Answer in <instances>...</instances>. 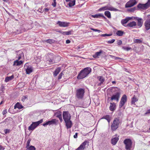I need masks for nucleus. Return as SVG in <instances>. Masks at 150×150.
Masks as SVG:
<instances>
[{"label": "nucleus", "instance_id": "nucleus-1", "mask_svg": "<svg viewBox=\"0 0 150 150\" xmlns=\"http://www.w3.org/2000/svg\"><path fill=\"white\" fill-rule=\"evenodd\" d=\"M60 59L61 57L59 56H56L53 53H48L46 56V62L49 64H51L57 63Z\"/></svg>", "mask_w": 150, "mask_h": 150}, {"label": "nucleus", "instance_id": "nucleus-2", "mask_svg": "<svg viewBox=\"0 0 150 150\" xmlns=\"http://www.w3.org/2000/svg\"><path fill=\"white\" fill-rule=\"evenodd\" d=\"M17 55L16 58L17 59L13 63V66H19L22 64L23 62L20 60L22 57H24V54L21 51H18L17 52Z\"/></svg>", "mask_w": 150, "mask_h": 150}, {"label": "nucleus", "instance_id": "nucleus-3", "mask_svg": "<svg viewBox=\"0 0 150 150\" xmlns=\"http://www.w3.org/2000/svg\"><path fill=\"white\" fill-rule=\"evenodd\" d=\"M91 71L90 67H88L82 70L77 76L79 79H83L86 77Z\"/></svg>", "mask_w": 150, "mask_h": 150}, {"label": "nucleus", "instance_id": "nucleus-4", "mask_svg": "<svg viewBox=\"0 0 150 150\" xmlns=\"http://www.w3.org/2000/svg\"><path fill=\"white\" fill-rule=\"evenodd\" d=\"M85 92V89L84 88L77 89L76 91V97L79 99H82L84 97Z\"/></svg>", "mask_w": 150, "mask_h": 150}, {"label": "nucleus", "instance_id": "nucleus-5", "mask_svg": "<svg viewBox=\"0 0 150 150\" xmlns=\"http://www.w3.org/2000/svg\"><path fill=\"white\" fill-rule=\"evenodd\" d=\"M121 122L118 118H115L111 125V129L113 131H115L119 127Z\"/></svg>", "mask_w": 150, "mask_h": 150}, {"label": "nucleus", "instance_id": "nucleus-6", "mask_svg": "<svg viewBox=\"0 0 150 150\" xmlns=\"http://www.w3.org/2000/svg\"><path fill=\"white\" fill-rule=\"evenodd\" d=\"M123 143L125 145V148L126 150H130L132 147V142L130 139H125Z\"/></svg>", "mask_w": 150, "mask_h": 150}, {"label": "nucleus", "instance_id": "nucleus-7", "mask_svg": "<svg viewBox=\"0 0 150 150\" xmlns=\"http://www.w3.org/2000/svg\"><path fill=\"white\" fill-rule=\"evenodd\" d=\"M43 121V119H41L40 120L36 122H34L32 123V124H31L29 127L28 128V129L29 130H32L33 131L34 130L38 125H39L40 124L42 123Z\"/></svg>", "mask_w": 150, "mask_h": 150}, {"label": "nucleus", "instance_id": "nucleus-8", "mask_svg": "<svg viewBox=\"0 0 150 150\" xmlns=\"http://www.w3.org/2000/svg\"><path fill=\"white\" fill-rule=\"evenodd\" d=\"M150 6V0H148L146 3L144 4H139L137 6V7L139 9H146Z\"/></svg>", "mask_w": 150, "mask_h": 150}, {"label": "nucleus", "instance_id": "nucleus-9", "mask_svg": "<svg viewBox=\"0 0 150 150\" xmlns=\"http://www.w3.org/2000/svg\"><path fill=\"white\" fill-rule=\"evenodd\" d=\"M63 117L64 121L70 120L71 116L68 111H64L63 112Z\"/></svg>", "mask_w": 150, "mask_h": 150}, {"label": "nucleus", "instance_id": "nucleus-10", "mask_svg": "<svg viewBox=\"0 0 150 150\" xmlns=\"http://www.w3.org/2000/svg\"><path fill=\"white\" fill-rule=\"evenodd\" d=\"M137 2L136 0H130L125 4L126 8L131 7L136 4Z\"/></svg>", "mask_w": 150, "mask_h": 150}, {"label": "nucleus", "instance_id": "nucleus-11", "mask_svg": "<svg viewBox=\"0 0 150 150\" xmlns=\"http://www.w3.org/2000/svg\"><path fill=\"white\" fill-rule=\"evenodd\" d=\"M127 100V97L125 95H124L122 97L119 104V107L121 108Z\"/></svg>", "mask_w": 150, "mask_h": 150}, {"label": "nucleus", "instance_id": "nucleus-12", "mask_svg": "<svg viewBox=\"0 0 150 150\" xmlns=\"http://www.w3.org/2000/svg\"><path fill=\"white\" fill-rule=\"evenodd\" d=\"M70 23L67 22H63L61 21H58L57 23V24L61 27H66L69 26Z\"/></svg>", "mask_w": 150, "mask_h": 150}, {"label": "nucleus", "instance_id": "nucleus-13", "mask_svg": "<svg viewBox=\"0 0 150 150\" xmlns=\"http://www.w3.org/2000/svg\"><path fill=\"white\" fill-rule=\"evenodd\" d=\"M120 97V93L119 92H117L115 94L112 95L111 98L112 100H115L118 102Z\"/></svg>", "mask_w": 150, "mask_h": 150}, {"label": "nucleus", "instance_id": "nucleus-14", "mask_svg": "<svg viewBox=\"0 0 150 150\" xmlns=\"http://www.w3.org/2000/svg\"><path fill=\"white\" fill-rule=\"evenodd\" d=\"M57 121L55 119H53L50 121H49L43 124V125L45 126L47 125H50L52 124H56L57 122Z\"/></svg>", "mask_w": 150, "mask_h": 150}, {"label": "nucleus", "instance_id": "nucleus-15", "mask_svg": "<svg viewBox=\"0 0 150 150\" xmlns=\"http://www.w3.org/2000/svg\"><path fill=\"white\" fill-rule=\"evenodd\" d=\"M24 68L27 74H29L33 72V69L31 66H25Z\"/></svg>", "mask_w": 150, "mask_h": 150}, {"label": "nucleus", "instance_id": "nucleus-16", "mask_svg": "<svg viewBox=\"0 0 150 150\" xmlns=\"http://www.w3.org/2000/svg\"><path fill=\"white\" fill-rule=\"evenodd\" d=\"M88 143L87 141H84L76 150H83L85 147L86 145L87 144H88Z\"/></svg>", "mask_w": 150, "mask_h": 150}, {"label": "nucleus", "instance_id": "nucleus-17", "mask_svg": "<svg viewBox=\"0 0 150 150\" xmlns=\"http://www.w3.org/2000/svg\"><path fill=\"white\" fill-rule=\"evenodd\" d=\"M136 26V23L134 21H133L128 23L126 26H125L126 27H129L130 28H135V27Z\"/></svg>", "mask_w": 150, "mask_h": 150}, {"label": "nucleus", "instance_id": "nucleus-18", "mask_svg": "<svg viewBox=\"0 0 150 150\" xmlns=\"http://www.w3.org/2000/svg\"><path fill=\"white\" fill-rule=\"evenodd\" d=\"M144 25L146 30L150 29V19H148L145 21Z\"/></svg>", "mask_w": 150, "mask_h": 150}, {"label": "nucleus", "instance_id": "nucleus-19", "mask_svg": "<svg viewBox=\"0 0 150 150\" xmlns=\"http://www.w3.org/2000/svg\"><path fill=\"white\" fill-rule=\"evenodd\" d=\"M119 136L116 135V137H114L111 140V142L112 144L113 145H115L118 141L119 138Z\"/></svg>", "mask_w": 150, "mask_h": 150}, {"label": "nucleus", "instance_id": "nucleus-20", "mask_svg": "<svg viewBox=\"0 0 150 150\" xmlns=\"http://www.w3.org/2000/svg\"><path fill=\"white\" fill-rule=\"evenodd\" d=\"M65 125L67 128L68 129L70 128L72 125V123L71 120L65 121Z\"/></svg>", "mask_w": 150, "mask_h": 150}, {"label": "nucleus", "instance_id": "nucleus-21", "mask_svg": "<svg viewBox=\"0 0 150 150\" xmlns=\"http://www.w3.org/2000/svg\"><path fill=\"white\" fill-rule=\"evenodd\" d=\"M73 32L72 30L68 31H59V32L63 35H69L72 34V33Z\"/></svg>", "mask_w": 150, "mask_h": 150}, {"label": "nucleus", "instance_id": "nucleus-22", "mask_svg": "<svg viewBox=\"0 0 150 150\" xmlns=\"http://www.w3.org/2000/svg\"><path fill=\"white\" fill-rule=\"evenodd\" d=\"M137 21V27H136V28H140L143 25V21L142 18H141L140 19H139Z\"/></svg>", "mask_w": 150, "mask_h": 150}, {"label": "nucleus", "instance_id": "nucleus-23", "mask_svg": "<svg viewBox=\"0 0 150 150\" xmlns=\"http://www.w3.org/2000/svg\"><path fill=\"white\" fill-rule=\"evenodd\" d=\"M107 9H108L110 11H116L117 10L116 8H107V7L104 6L99 8L98 10V11H104Z\"/></svg>", "mask_w": 150, "mask_h": 150}, {"label": "nucleus", "instance_id": "nucleus-24", "mask_svg": "<svg viewBox=\"0 0 150 150\" xmlns=\"http://www.w3.org/2000/svg\"><path fill=\"white\" fill-rule=\"evenodd\" d=\"M131 19V18L130 17H127L125 19L122 20L121 21V23L123 25L125 26V24Z\"/></svg>", "mask_w": 150, "mask_h": 150}, {"label": "nucleus", "instance_id": "nucleus-25", "mask_svg": "<svg viewBox=\"0 0 150 150\" xmlns=\"http://www.w3.org/2000/svg\"><path fill=\"white\" fill-rule=\"evenodd\" d=\"M116 108L115 103H111L109 107L110 110L112 111L114 110Z\"/></svg>", "mask_w": 150, "mask_h": 150}, {"label": "nucleus", "instance_id": "nucleus-26", "mask_svg": "<svg viewBox=\"0 0 150 150\" xmlns=\"http://www.w3.org/2000/svg\"><path fill=\"white\" fill-rule=\"evenodd\" d=\"M97 79L100 81V83H98V86H100L101 84H103L105 81V79L103 76H99L97 77Z\"/></svg>", "mask_w": 150, "mask_h": 150}, {"label": "nucleus", "instance_id": "nucleus-27", "mask_svg": "<svg viewBox=\"0 0 150 150\" xmlns=\"http://www.w3.org/2000/svg\"><path fill=\"white\" fill-rule=\"evenodd\" d=\"M103 52L102 50H100L99 52H96L95 54L93 55V57L94 58H98Z\"/></svg>", "mask_w": 150, "mask_h": 150}, {"label": "nucleus", "instance_id": "nucleus-28", "mask_svg": "<svg viewBox=\"0 0 150 150\" xmlns=\"http://www.w3.org/2000/svg\"><path fill=\"white\" fill-rule=\"evenodd\" d=\"M91 17L94 18H98L102 17L103 18H105V17L103 14H96L94 15H92Z\"/></svg>", "mask_w": 150, "mask_h": 150}, {"label": "nucleus", "instance_id": "nucleus-29", "mask_svg": "<svg viewBox=\"0 0 150 150\" xmlns=\"http://www.w3.org/2000/svg\"><path fill=\"white\" fill-rule=\"evenodd\" d=\"M56 117L59 118L61 122H62L63 120L62 117V114L61 112H57L56 113Z\"/></svg>", "mask_w": 150, "mask_h": 150}, {"label": "nucleus", "instance_id": "nucleus-30", "mask_svg": "<svg viewBox=\"0 0 150 150\" xmlns=\"http://www.w3.org/2000/svg\"><path fill=\"white\" fill-rule=\"evenodd\" d=\"M138 100V99L137 98L134 96L132 98L131 103L132 105H135V103Z\"/></svg>", "mask_w": 150, "mask_h": 150}, {"label": "nucleus", "instance_id": "nucleus-31", "mask_svg": "<svg viewBox=\"0 0 150 150\" xmlns=\"http://www.w3.org/2000/svg\"><path fill=\"white\" fill-rule=\"evenodd\" d=\"M14 78V76L12 75L11 76H7L6 77L4 81L6 82H8L11 81Z\"/></svg>", "mask_w": 150, "mask_h": 150}, {"label": "nucleus", "instance_id": "nucleus-32", "mask_svg": "<svg viewBox=\"0 0 150 150\" xmlns=\"http://www.w3.org/2000/svg\"><path fill=\"white\" fill-rule=\"evenodd\" d=\"M102 119H104L106 120L109 123L111 120V117L108 115H107L104 116Z\"/></svg>", "mask_w": 150, "mask_h": 150}, {"label": "nucleus", "instance_id": "nucleus-33", "mask_svg": "<svg viewBox=\"0 0 150 150\" xmlns=\"http://www.w3.org/2000/svg\"><path fill=\"white\" fill-rule=\"evenodd\" d=\"M23 106L18 102L15 105L14 109H16V108H17L19 109H21L22 108H23Z\"/></svg>", "mask_w": 150, "mask_h": 150}, {"label": "nucleus", "instance_id": "nucleus-34", "mask_svg": "<svg viewBox=\"0 0 150 150\" xmlns=\"http://www.w3.org/2000/svg\"><path fill=\"white\" fill-rule=\"evenodd\" d=\"M61 68L60 67H59L57 68V69H56L55 71L54 72V76H56L59 73L60 71Z\"/></svg>", "mask_w": 150, "mask_h": 150}, {"label": "nucleus", "instance_id": "nucleus-35", "mask_svg": "<svg viewBox=\"0 0 150 150\" xmlns=\"http://www.w3.org/2000/svg\"><path fill=\"white\" fill-rule=\"evenodd\" d=\"M124 33V32L122 30H118L116 33L117 35L118 36H122Z\"/></svg>", "mask_w": 150, "mask_h": 150}, {"label": "nucleus", "instance_id": "nucleus-36", "mask_svg": "<svg viewBox=\"0 0 150 150\" xmlns=\"http://www.w3.org/2000/svg\"><path fill=\"white\" fill-rule=\"evenodd\" d=\"M105 15L108 18H111V14L110 12L108 11H106L105 12Z\"/></svg>", "mask_w": 150, "mask_h": 150}, {"label": "nucleus", "instance_id": "nucleus-37", "mask_svg": "<svg viewBox=\"0 0 150 150\" xmlns=\"http://www.w3.org/2000/svg\"><path fill=\"white\" fill-rule=\"evenodd\" d=\"M75 0H74L72 1H70L69 4V7H72L73 6H74L75 4Z\"/></svg>", "mask_w": 150, "mask_h": 150}, {"label": "nucleus", "instance_id": "nucleus-38", "mask_svg": "<svg viewBox=\"0 0 150 150\" xmlns=\"http://www.w3.org/2000/svg\"><path fill=\"white\" fill-rule=\"evenodd\" d=\"M27 148V150H35V147L33 146H30L29 147H26Z\"/></svg>", "mask_w": 150, "mask_h": 150}, {"label": "nucleus", "instance_id": "nucleus-39", "mask_svg": "<svg viewBox=\"0 0 150 150\" xmlns=\"http://www.w3.org/2000/svg\"><path fill=\"white\" fill-rule=\"evenodd\" d=\"M46 41L48 43L52 44L54 43L55 40L52 39H48Z\"/></svg>", "mask_w": 150, "mask_h": 150}, {"label": "nucleus", "instance_id": "nucleus-40", "mask_svg": "<svg viewBox=\"0 0 150 150\" xmlns=\"http://www.w3.org/2000/svg\"><path fill=\"white\" fill-rule=\"evenodd\" d=\"M110 56L113 59H114L115 60H117V59L122 60L123 59H122L121 58L119 57H116V56H112L111 55H110Z\"/></svg>", "mask_w": 150, "mask_h": 150}, {"label": "nucleus", "instance_id": "nucleus-41", "mask_svg": "<svg viewBox=\"0 0 150 150\" xmlns=\"http://www.w3.org/2000/svg\"><path fill=\"white\" fill-rule=\"evenodd\" d=\"M134 42L135 43H140L142 42V40H141L138 39H135L134 40Z\"/></svg>", "mask_w": 150, "mask_h": 150}, {"label": "nucleus", "instance_id": "nucleus-42", "mask_svg": "<svg viewBox=\"0 0 150 150\" xmlns=\"http://www.w3.org/2000/svg\"><path fill=\"white\" fill-rule=\"evenodd\" d=\"M112 34H102L100 35V36L101 37H105V36H110L112 35Z\"/></svg>", "mask_w": 150, "mask_h": 150}, {"label": "nucleus", "instance_id": "nucleus-43", "mask_svg": "<svg viewBox=\"0 0 150 150\" xmlns=\"http://www.w3.org/2000/svg\"><path fill=\"white\" fill-rule=\"evenodd\" d=\"M122 48L126 50H127V51H128L129 50H130L131 49V47H123Z\"/></svg>", "mask_w": 150, "mask_h": 150}, {"label": "nucleus", "instance_id": "nucleus-44", "mask_svg": "<svg viewBox=\"0 0 150 150\" xmlns=\"http://www.w3.org/2000/svg\"><path fill=\"white\" fill-rule=\"evenodd\" d=\"M115 41V39H112L111 40H109L107 42V43L109 44H112Z\"/></svg>", "mask_w": 150, "mask_h": 150}, {"label": "nucleus", "instance_id": "nucleus-45", "mask_svg": "<svg viewBox=\"0 0 150 150\" xmlns=\"http://www.w3.org/2000/svg\"><path fill=\"white\" fill-rule=\"evenodd\" d=\"M31 139H29L27 141V146L26 147H29V145L30 144V142L31 141Z\"/></svg>", "mask_w": 150, "mask_h": 150}, {"label": "nucleus", "instance_id": "nucleus-46", "mask_svg": "<svg viewBox=\"0 0 150 150\" xmlns=\"http://www.w3.org/2000/svg\"><path fill=\"white\" fill-rule=\"evenodd\" d=\"M28 98V96H23L22 97V100L23 102H24L25 100L26 99H27Z\"/></svg>", "mask_w": 150, "mask_h": 150}, {"label": "nucleus", "instance_id": "nucleus-47", "mask_svg": "<svg viewBox=\"0 0 150 150\" xmlns=\"http://www.w3.org/2000/svg\"><path fill=\"white\" fill-rule=\"evenodd\" d=\"M90 29H91V30H92L95 31V32H98L99 33H100V32H101V31L100 30H98V29H93V28H90Z\"/></svg>", "mask_w": 150, "mask_h": 150}, {"label": "nucleus", "instance_id": "nucleus-48", "mask_svg": "<svg viewBox=\"0 0 150 150\" xmlns=\"http://www.w3.org/2000/svg\"><path fill=\"white\" fill-rule=\"evenodd\" d=\"M7 109H5L2 112V113L3 115H4L5 114H6V113H7Z\"/></svg>", "mask_w": 150, "mask_h": 150}, {"label": "nucleus", "instance_id": "nucleus-49", "mask_svg": "<svg viewBox=\"0 0 150 150\" xmlns=\"http://www.w3.org/2000/svg\"><path fill=\"white\" fill-rule=\"evenodd\" d=\"M63 75V73L62 72L60 74H59V75L58 76V79L59 80L61 79L62 77V76Z\"/></svg>", "mask_w": 150, "mask_h": 150}, {"label": "nucleus", "instance_id": "nucleus-50", "mask_svg": "<svg viewBox=\"0 0 150 150\" xmlns=\"http://www.w3.org/2000/svg\"><path fill=\"white\" fill-rule=\"evenodd\" d=\"M117 43L118 45H120L122 44V41L121 40H119L117 41Z\"/></svg>", "mask_w": 150, "mask_h": 150}, {"label": "nucleus", "instance_id": "nucleus-51", "mask_svg": "<svg viewBox=\"0 0 150 150\" xmlns=\"http://www.w3.org/2000/svg\"><path fill=\"white\" fill-rule=\"evenodd\" d=\"M54 2L52 4V5L53 7H55L56 6V1H53Z\"/></svg>", "mask_w": 150, "mask_h": 150}, {"label": "nucleus", "instance_id": "nucleus-52", "mask_svg": "<svg viewBox=\"0 0 150 150\" xmlns=\"http://www.w3.org/2000/svg\"><path fill=\"white\" fill-rule=\"evenodd\" d=\"M10 130L8 129H6L5 130V133L6 134L9 133L10 132Z\"/></svg>", "mask_w": 150, "mask_h": 150}, {"label": "nucleus", "instance_id": "nucleus-53", "mask_svg": "<svg viewBox=\"0 0 150 150\" xmlns=\"http://www.w3.org/2000/svg\"><path fill=\"white\" fill-rule=\"evenodd\" d=\"M140 18H139V17H134V19L135 20L137 21L138 20H139V19Z\"/></svg>", "mask_w": 150, "mask_h": 150}, {"label": "nucleus", "instance_id": "nucleus-54", "mask_svg": "<svg viewBox=\"0 0 150 150\" xmlns=\"http://www.w3.org/2000/svg\"><path fill=\"white\" fill-rule=\"evenodd\" d=\"M78 133H76L74 135V138H77Z\"/></svg>", "mask_w": 150, "mask_h": 150}, {"label": "nucleus", "instance_id": "nucleus-55", "mask_svg": "<svg viewBox=\"0 0 150 150\" xmlns=\"http://www.w3.org/2000/svg\"><path fill=\"white\" fill-rule=\"evenodd\" d=\"M150 109L148 110L147 112L145 113V115H146L148 114H150Z\"/></svg>", "mask_w": 150, "mask_h": 150}, {"label": "nucleus", "instance_id": "nucleus-56", "mask_svg": "<svg viewBox=\"0 0 150 150\" xmlns=\"http://www.w3.org/2000/svg\"><path fill=\"white\" fill-rule=\"evenodd\" d=\"M70 41L69 40H66V44H69L70 43Z\"/></svg>", "mask_w": 150, "mask_h": 150}, {"label": "nucleus", "instance_id": "nucleus-57", "mask_svg": "<svg viewBox=\"0 0 150 150\" xmlns=\"http://www.w3.org/2000/svg\"><path fill=\"white\" fill-rule=\"evenodd\" d=\"M44 10L46 12H48L49 10V9L47 8H45L44 9Z\"/></svg>", "mask_w": 150, "mask_h": 150}, {"label": "nucleus", "instance_id": "nucleus-58", "mask_svg": "<svg viewBox=\"0 0 150 150\" xmlns=\"http://www.w3.org/2000/svg\"><path fill=\"white\" fill-rule=\"evenodd\" d=\"M4 149V148H3V147L0 145V150Z\"/></svg>", "mask_w": 150, "mask_h": 150}, {"label": "nucleus", "instance_id": "nucleus-59", "mask_svg": "<svg viewBox=\"0 0 150 150\" xmlns=\"http://www.w3.org/2000/svg\"><path fill=\"white\" fill-rule=\"evenodd\" d=\"M116 83V82L115 81H112V83L113 84L115 83Z\"/></svg>", "mask_w": 150, "mask_h": 150}, {"label": "nucleus", "instance_id": "nucleus-60", "mask_svg": "<svg viewBox=\"0 0 150 150\" xmlns=\"http://www.w3.org/2000/svg\"><path fill=\"white\" fill-rule=\"evenodd\" d=\"M3 101H1V102L0 103V105H1L2 104H3Z\"/></svg>", "mask_w": 150, "mask_h": 150}, {"label": "nucleus", "instance_id": "nucleus-61", "mask_svg": "<svg viewBox=\"0 0 150 150\" xmlns=\"http://www.w3.org/2000/svg\"><path fill=\"white\" fill-rule=\"evenodd\" d=\"M3 1H6L7 0H3Z\"/></svg>", "mask_w": 150, "mask_h": 150}, {"label": "nucleus", "instance_id": "nucleus-62", "mask_svg": "<svg viewBox=\"0 0 150 150\" xmlns=\"http://www.w3.org/2000/svg\"><path fill=\"white\" fill-rule=\"evenodd\" d=\"M53 1H56V0H53Z\"/></svg>", "mask_w": 150, "mask_h": 150}, {"label": "nucleus", "instance_id": "nucleus-63", "mask_svg": "<svg viewBox=\"0 0 150 150\" xmlns=\"http://www.w3.org/2000/svg\"><path fill=\"white\" fill-rule=\"evenodd\" d=\"M149 130H150V128H149Z\"/></svg>", "mask_w": 150, "mask_h": 150}]
</instances>
